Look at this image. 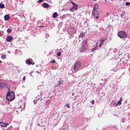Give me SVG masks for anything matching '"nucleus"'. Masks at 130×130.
I'll return each instance as SVG.
<instances>
[{
  "label": "nucleus",
  "instance_id": "24",
  "mask_svg": "<svg viewBox=\"0 0 130 130\" xmlns=\"http://www.w3.org/2000/svg\"><path fill=\"white\" fill-rule=\"evenodd\" d=\"M66 106H67L68 108H71V107H70V104H66Z\"/></svg>",
  "mask_w": 130,
  "mask_h": 130
},
{
  "label": "nucleus",
  "instance_id": "8",
  "mask_svg": "<svg viewBox=\"0 0 130 130\" xmlns=\"http://www.w3.org/2000/svg\"><path fill=\"white\" fill-rule=\"evenodd\" d=\"M13 40V38L12 36H9L6 38V41L7 42H11Z\"/></svg>",
  "mask_w": 130,
  "mask_h": 130
},
{
  "label": "nucleus",
  "instance_id": "23",
  "mask_svg": "<svg viewBox=\"0 0 130 130\" xmlns=\"http://www.w3.org/2000/svg\"><path fill=\"white\" fill-rule=\"evenodd\" d=\"M11 32H12V30L11 29V28H8L7 29V32L8 33H11Z\"/></svg>",
  "mask_w": 130,
  "mask_h": 130
},
{
  "label": "nucleus",
  "instance_id": "28",
  "mask_svg": "<svg viewBox=\"0 0 130 130\" xmlns=\"http://www.w3.org/2000/svg\"><path fill=\"white\" fill-rule=\"evenodd\" d=\"M43 1H44V0H39L38 1L39 4H41V3H42V2H43Z\"/></svg>",
  "mask_w": 130,
  "mask_h": 130
},
{
  "label": "nucleus",
  "instance_id": "22",
  "mask_svg": "<svg viewBox=\"0 0 130 130\" xmlns=\"http://www.w3.org/2000/svg\"><path fill=\"white\" fill-rule=\"evenodd\" d=\"M84 36H85V35H84L83 34V32H82L81 34H80V35H79V37H84Z\"/></svg>",
  "mask_w": 130,
  "mask_h": 130
},
{
  "label": "nucleus",
  "instance_id": "5",
  "mask_svg": "<svg viewBox=\"0 0 130 130\" xmlns=\"http://www.w3.org/2000/svg\"><path fill=\"white\" fill-rule=\"evenodd\" d=\"M81 63L80 61H78L74 66V71H79V69L81 68Z\"/></svg>",
  "mask_w": 130,
  "mask_h": 130
},
{
  "label": "nucleus",
  "instance_id": "15",
  "mask_svg": "<svg viewBox=\"0 0 130 130\" xmlns=\"http://www.w3.org/2000/svg\"><path fill=\"white\" fill-rule=\"evenodd\" d=\"M43 8H45L47 9V8H48L49 7V5L46 3H44L43 4Z\"/></svg>",
  "mask_w": 130,
  "mask_h": 130
},
{
  "label": "nucleus",
  "instance_id": "10",
  "mask_svg": "<svg viewBox=\"0 0 130 130\" xmlns=\"http://www.w3.org/2000/svg\"><path fill=\"white\" fill-rule=\"evenodd\" d=\"M26 63H27V64H32V66H34V64H35V62H32L29 60H26Z\"/></svg>",
  "mask_w": 130,
  "mask_h": 130
},
{
  "label": "nucleus",
  "instance_id": "36",
  "mask_svg": "<svg viewBox=\"0 0 130 130\" xmlns=\"http://www.w3.org/2000/svg\"><path fill=\"white\" fill-rule=\"evenodd\" d=\"M109 13H107V15H109Z\"/></svg>",
  "mask_w": 130,
  "mask_h": 130
},
{
  "label": "nucleus",
  "instance_id": "17",
  "mask_svg": "<svg viewBox=\"0 0 130 130\" xmlns=\"http://www.w3.org/2000/svg\"><path fill=\"white\" fill-rule=\"evenodd\" d=\"M5 86H6V84L2 83L0 84V88L4 89Z\"/></svg>",
  "mask_w": 130,
  "mask_h": 130
},
{
  "label": "nucleus",
  "instance_id": "37",
  "mask_svg": "<svg viewBox=\"0 0 130 130\" xmlns=\"http://www.w3.org/2000/svg\"><path fill=\"white\" fill-rule=\"evenodd\" d=\"M63 130H67V129H63Z\"/></svg>",
  "mask_w": 130,
  "mask_h": 130
},
{
  "label": "nucleus",
  "instance_id": "25",
  "mask_svg": "<svg viewBox=\"0 0 130 130\" xmlns=\"http://www.w3.org/2000/svg\"><path fill=\"white\" fill-rule=\"evenodd\" d=\"M57 55L58 56H60V55H61V53H60V52H58V53H57Z\"/></svg>",
  "mask_w": 130,
  "mask_h": 130
},
{
  "label": "nucleus",
  "instance_id": "32",
  "mask_svg": "<svg viewBox=\"0 0 130 130\" xmlns=\"http://www.w3.org/2000/svg\"><path fill=\"white\" fill-rule=\"evenodd\" d=\"M71 3H72V4H73V6H74V2H71Z\"/></svg>",
  "mask_w": 130,
  "mask_h": 130
},
{
  "label": "nucleus",
  "instance_id": "6",
  "mask_svg": "<svg viewBox=\"0 0 130 130\" xmlns=\"http://www.w3.org/2000/svg\"><path fill=\"white\" fill-rule=\"evenodd\" d=\"M105 40H106V38H102L101 40H100V45H99V47H102V46L103 45V43L105 42Z\"/></svg>",
  "mask_w": 130,
  "mask_h": 130
},
{
  "label": "nucleus",
  "instance_id": "13",
  "mask_svg": "<svg viewBox=\"0 0 130 130\" xmlns=\"http://www.w3.org/2000/svg\"><path fill=\"white\" fill-rule=\"evenodd\" d=\"M63 84V81L62 80H60L58 81V83L54 86V87H58V86H60V85H62Z\"/></svg>",
  "mask_w": 130,
  "mask_h": 130
},
{
  "label": "nucleus",
  "instance_id": "20",
  "mask_svg": "<svg viewBox=\"0 0 130 130\" xmlns=\"http://www.w3.org/2000/svg\"><path fill=\"white\" fill-rule=\"evenodd\" d=\"M5 8V5L4 4H0V9H4Z\"/></svg>",
  "mask_w": 130,
  "mask_h": 130
},
{
  "label": "nucleus",
  "instance_id": "35",
  "mask_svg": "<svg viewBox=\"0 0 130 130\" xmlns=\"http://www.w3.org/2000/svg\"><path fill=\"white\" fill-rule=\"evenodd\" d=\"M93 1H94V2H96V1H97V0H93Z\"/></svg>",
  "mask_w": 130,
  "mask_h": 130
},
{
  "label": "nucleus",
  "instance_id": "27",
  "mask_svg": "<svg viewBox=\"0 0 130 130\" xmlns=\"http://www.w3.org/2000/svg\"><path fill=\"white\" fill-rule=\"evenodd\" d=\"M125 5H126V6H129L130 3H129V2H126Z\"/></svg>",
  "mask_w": 130,
  "mask_h": 130
},
{
  "label": "nucleus",
  "instance_id": "18",
  "mask_svg": "<svg viewBox=\"0 0 130 130\" xmlns=\"http://www.w3.org/2000/svg\"><path fill=\"white\" fill-rule=\"evenodd\" d=\"M98 9H99V6H98V5L95 4L94 6L93 10H97Z\"/></svg>",
  "mask_w": 130,
  "mask_h": 130
},
{
  "label": "nucleus",
  "instance_id": "34",
  "mask_svg": "<svg viewBox=\"0 0 130 130\" xmlns=\"http://www.w3.org/2000/svg\"><path fill=\"white\" fill-rule=\"evenodd\" d=\"M44 26H41V28H43Z\"/></svg>",
  "mask_w": 130,
  "mask_h": 130
},
{
  "label": "nucleus",
  "instance_id": "7",
  "mask_svg": "<svg viewBox=\"0 0 130 130\" xmlns=\"http://www.w3.org/2000/svg\"><path fill=\"white\" fill-rule=\"evenodd\" d=\"M122 101H123V100H122V98H120V100L118 101L115 105L116 107H117V106H119V105H121V102H122Z\"/></svg>",
  "mask_w": 130,
  "mask_h": 130
},
{
  "label": "nucleus",
  "instance_id": "12",
  "mask_svg": "<svg viewBox=\"0 0 130 130\" xmlns=\"http://www.w3.org/2000/svg\"><path fill=\"white\" fill-rule=\"evenodd\" d=\"M96 46L94 48H93L91 49V51L93 52L94 51H95V50H97V49H98V43H96Z\"/></svg>",
  "mask_w": 130,
  "mask_h": 130
},
{
  "label": "nucleus",
  "instance_id": "2",
  "mask_svg": "<svg viewBox=\"0 0 130 130\" xmlns=\"http://www.w3.org/2000/svg\"><path fill=\"white\" fill-rule=\"evenodd\" d=\"M88 48V40H85L82 42V47L80 49L81 52H84Z\"/></svg>",
  "mask_w": 130,
  "mask_h": 130
},
{
  "label": "nucleus",
  "instance_id": "4",
  "mask_svg": "<svg viewBox=\"0 0 130 130\" xmlns=\"http://www.w3.org/2000/svg\"><path fill=\"white\" fill-rule=\"evenodd\" d=\"M92 16L94 18H95V19H99V11L96 10H93Z\"/></svg>",
  "mask_w": 130,
  "mask_h": 130
},
{
  "label": "nucleus",
  "instance_id": "19",
  "mask_svg": "<svg viewBox=\"0 0 130 130\" xmlns=\"http://www.w3.org/2000/svg\"><path fill=\"white\" fill-rule=\"evenodd\" d=\"M1 58H2V59H6V58H7V55H2Z\"/></svg>",
  "mask_w": 130,
  "mask_h": 130
},
{
  "label": "nucleus",
  "instance_id": "1",
  "mask_svg": "<svg viewBox=\"0 0 130 130\" xmlns=\"http://www.w3.org/2000/svg\"><path fill=\"white\" fill-rule=\"evenodd\" d=\"M6 99L8 101H13L15 99V92L8 91L7 94Z\"/></svg>",
  "mask_w": 130,
  "mask_h": 130
},
{
  "label": "nucleus",
  "instance_id": "9",
  "mask_svg": "<svg viewBox=\"0 0 130 130\" xmlns=\"http://www.w3.org/2000/svg\"><path fill=\"white\" fill-rule=\"evenodd\" d=\"M0 124L1 125V126H3V127H7L8 125V123L3 122H0Z\"/></svg>",
  "mask_w": 130,
  "mask_h": 130
},
{
  "label": "nucleus",
  "instance_id": "26",
  "mask_svg": "<svg viewBox=\"0 0 130 130\" xmlns=\"http://www.w3.org/2000/svg\"><path fill=\"white\" fill-rule=\"evenodd\" d=\"M51 62H52V63H54L55 62V60H52V61H50V63H51Z\"/></svg>",
  "mask_w": 130,
  "mask_h": 130
},
{
  "label": "nucleus",
  "instance_id": "30",
  "mask_svg": "<svg viewBox=\"0 0 130 130\" xmlns=\"http://www.w3.org/2000/svg\"><path fill=\"white\" fill-rule=\"evenodd\" d=\"M34 102L35 104H36V103H37V100H35L34 101Z\"/></svg>",
  "mask_w": 130,
  "mask_h": 130
},
{
  "label": "nucleus",
  "instance_id": "33",
  "mask_svg": "<svg viewBox=\"0 0 130 130\" xmlns=\"http://www.w3.org/2000/svg\"><path fill=\"white\" fill-rule=\"evenodd\" d=\"M3 62V61H2L1 60H0V63H2Z\"/></svg>",
  "mask_w": 130,
  "mask_h": 130
},
{
  "label": "nucleus",
  "instance_id": "14",
  "mask_svg": "<svg viewBox=\"0 0 130 130\" xmlns=\"http://www.w3.org/2000/svg\"><path fill=\"white\" fill-rule=\"evenodd\" d=\"M57 16H58L57 12H54L52 15V17L53 19H55L57 17Z\"/></svg>",
  "mask_w": 130,
  "mask_h": 130
},
{
  "label": "nucleus",
  "instance_id": "31",
  "mask_svg": "<svg viewBox=\"0 0 130 130\" xmlns=\"http://www.w3.org/2000/svg\"><path fill=\"white\" fill-rule=\"evenodd\" d=\"M23 80H26V77L24 76L23 78Z\"/></svg>",
  "mask_w": 130,
  "mask_h": 130
},
{
  "label": "nucleus",
  "instance_id": "21",
  "mask_svg": "<svg viewBox=\"0 0 130 130\" xmlns=\"http://www.w3.org/2000/svg\"><path fill=\"white\" fill-rule=\"evenodd\" d=\"M70 11L71 12H73V13H74V12H75L76 10L74 9L73 7H72V8H70Z\"/></svg>",
  "mask_w": 130,
  "mask_h": 130
},
{
  "label": "nucleus",
  "instance_id": "29",
  "mask_svg": "<svg viewBox=\"0 0 130 130\" xmlns=\"http://www.w3.org/2000/svg\"><path fill=\"white\" fill-rule=\"evenodd\" d=\"M95 102V101L93 100L92 102H91V104L94 105V103Z\"/></svg>",
  "mask_w": 130,
  "mask_h": 130
},
{
  "label": "nucleus",
  "instance_id": "38",
  "mask_svg": "<svg viewBox=\"0 0 130 130\" xmlns=\"http://www.w3.org/2000/svg\"><path fill=\"white\" fill-rule=\"evenodd\" d=\"M0 36H1V32H0Z\"/></svg>",
  "mask_w": 130,
  "mask_h": 130
},
{
  "label": "nucleus",
  "instance_id": "11",
  "mask_svg": "<svg viewBox=\"0 0 130 130\" xmlns=\"http://www.w3.org/2000/svg\"><path fill=\"white\" fill-rule=\"evenodd\" d=\"M72 7L75 10V11H77V10L79 9V6H78V5L75 3H73V6Z\"/></svg>",
  "mask_w": 130,
  "mask_h": 130
},
{
  "label": "nucleus",
  "instance_id": "3",
  "mask_svg": "<svg viewBox=\"0 0 130 130\" xmlns=\"http://www.w3.org/2000/svg\"><path fill=\"white\" fill-rule=\"evenodd\" d=\"M118 36L121 39H124V38H126L127 37V34L124 31L121 30L118 32Z\"/></svg>",
  "mask_w": 130,
  "mask_h": 130
},
{
  "label": "nucleus",
  "instance_id": "16",
  "mask_svg": "<svg viewBox=\"0 0 130 130\" xmlns=\"http://www.w3.org/2000/svg\"><path fill=\"white\" fill-rule=\"evenodd\" d=\"M4 19L5 21H9V20H10V16L8 15H5L4 17Z\"/></svg>",
  "mask_w": 130,
  "mask_h": 130
}]
</instances>
